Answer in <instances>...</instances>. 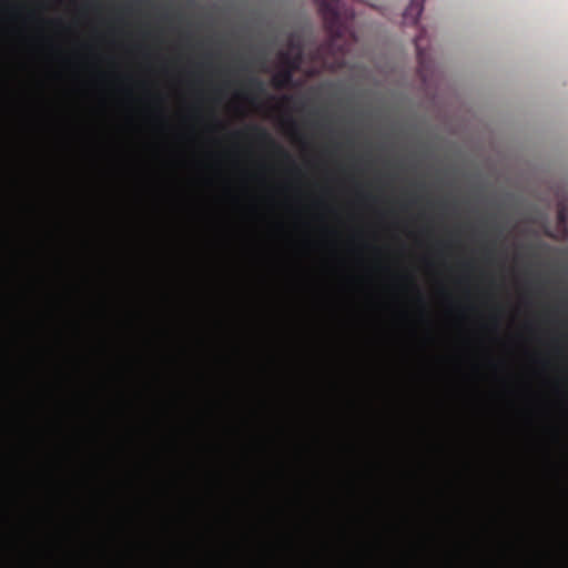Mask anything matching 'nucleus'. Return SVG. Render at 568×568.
<instances>
[{"instance_id":"obj_3","label":"nucleus","mask_w":568,"mask_h":568,"mask_svg":"<svg viewBox=\"0 0 568 568\" xmlns=\"http://www.w3.org/2000/svg\"><path fill=\"white\" fill-rule=\"evenodd\" d=\"M250 131L258 141L270 144L281 156H283L286 160H291L290 154L272 139L270 133L264 128L253 125L250 128Z\"/></svg>"},{"instance_id":"obj_5","label":"nucleus","mask_w":568,"mask_h":568,"mask_svg":"<svg viewBox=\"0 0 568 568\" xmlns=\"http://www.w3.org/2000/svg\"><path fill=\"white\" fill-rule=\"evenodd\" d=\"M245 88L250 91H255V92L264 91L263 82L255 77H252L246 81Z\"/></svg>"},{"instance_id":"obj_4","label":"nucleus","mask_w":568,"mask_h":568,"mask_svg":"<svg viewBox=\"0 0 568 568\" xmlns=\"http://www.w3.org/2000/svg\"><path fill=\"white\" fill-rule=\"evenodd\" d=\"M425 0H410L409 4L403 13V19L406 24H416L424 10Z\"/></svg>"},{"instance_id":"obj_7","label":"nucleus","mask_w":568,"mask_h":568,"mask_svg":"<svg viewBox=\"0 0 568 568\" xmlns=\"http://www.w3.org/2000/svg\"><path fill=\"white\" fill-rule=\"evenodd\" d=\"M558 219H559L560 222L565 221V213H564V211H559L558 212Z\"/></svg>"},{"instance_id":"obj_1","label":"nucleus","mask_w":568,"mask_h":568,"mask_svg":"<svg viewBox=\"0 0 568 568\" xmlns=\"http://www.w3.org/2000/svg\"><path fill=\"white\" fill-rule=\"evenodd\" d=\"M315 1L328 34V40L320 47L318 53L323 57L325 65L332 69L341 68L348 51L345 40L347 28L339 14L341 0Z\"/></svg>"},{"instance_id":"obj_2","label":"nucleus","mask_w":568,"mask_h":568,"mask_svg":"<svg viewBox=\"0 0 568 568\" xmlns=\"http://www.w3.org/2000/svg\"><path fill=\"white\" fill-rule=\"evenodd\" d=\"M282 63L286 67L278 71L272 79V83L277 89L287 87L293 78V72L297 70L302 63L303 52L300 45H296L293 40L290 41L287 51L280 54Z\"/></svg>"},{"instance_id":"obj_6","label":"nucleus","mask_w":568,"mask_h":568,"mask_svg":"<svg viewBox=\"0 0 568 568\" xmlns=\"http://www.w3.org/2000/svg\"><path fill=\"white\" fill-rule=\"evenodd\" d=\"M420 41H422V36L416 37L415 45H416V50H417V55H418L419 63L423 65L424 53L420 48Z\"/></svg>"},{"instance_id":"obj_8","label":"nucleus","mask_w":568,"mask_h":568,"mask_svg":"<svg viewBox=\"0 0 568 568\" xmlns=\"http://www.w3.org/2000/svg\"><path fill=\"white\" fill-rule=\"evenodd\" d=\"M288 124H290V128H291L293 131H295V130H296V123H295L292 119L288 121Z\"/></svg>"}]
</instances>
